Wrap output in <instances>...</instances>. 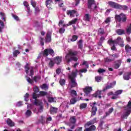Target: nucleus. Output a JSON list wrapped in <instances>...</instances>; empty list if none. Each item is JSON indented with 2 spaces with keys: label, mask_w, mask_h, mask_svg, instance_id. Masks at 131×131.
<instances>
[{
  "label": "nucleus",
  "mask_w": 131,
  "mask_h": 131,
  "mask_svg": "<svg viewBox=\"0 0 131 131\" xmlns=\"http://www.w3.org/2000/svg\"><path fill=\"white\" fill-rule=\"evenodd\" d=\"M76 55H77V51H73L72 50H70L69 53L66 55V62H67V63H70L72 60L76 62V61L78 60L77 57L74 56H76Z\"/></svg>",
  "instance_id": "1"
},
{
  "label": "nucleus",
  "mask_w": 131,
  "mask_h": 131,
  "mask_svg": "<svg viewBox=\"0 0 131 131\" xmlns=\"http://www.w3.org/2000/svg\"><path fill=\"white\" fill-rule=\"evenodd\" d=\"M77 70H76L75 71H73L71 75H69V77L71 79V88H75L77 85V83L75 81V77L77 75Z\"/></svg>",
  "instance_id": "2"
},
{
  "label": "nucleus",
  "mask_w": 131,
  "mask_h": 131,
  "mask_svg": "<svg viewBox=\"0 0 131 131\" xmlns=\"http://www.w3.org/2000/svg\"><path fill=\"white\" fill-rule=\"evenodd\" d=\"M108 43L109 45H119V46L122 48L124 47V44H123V39H122L120 37H118L117 39L115 40L112 39L108 40Z\"/></svg>",
  "instance_id": "3"
},
{
  "label": "nucleus",
  "mask_w": 131,
  "mask_h": 131,
  "mask_svg": "<svg viewBox=\"0 0 131 131\" xmlns=\"http://www.w3.org/2000/svg\"><path fill=\"white\" fill-rule=\"evenodd\" d=\"M131 112V101H129L126 110L123 112L122 115L121 116V118L123 119H126Z\"/></svg>",
  "instance_id": "4"
},
{
  "label": "nucleus",
  "mask_w": 131,
  "mask_h": 131,
  "mask_svg": "<svg viewBox=\"0 0 131 131\" xmlns=\"http://www.w3.org/2000/svg\"><path fill=\"white\" fill-rule=\"evenodd\" d=\"M32 104L38 107V112L41 113L43 111V104L42 103V101H39L37 99H35L34 101L32 102Z\"/></svg>",
  "instance_id": "5"
},
{
  "label": "nucleus",
  "mask_w": 131,
  "mask_h": 131,
  "mask_svg": "<svg viewBox=\"0 0 131 131\" xmlns=\"http://www.w3.org/2000/svg\"><path fill=\"white\" fill-rule=\"evenodd\" d=\"M115 18L118 22H125L126 21V16L123 13L120 14V15H116Z\"/></svg>",
  "instance_id": "6"
},
{
  "label": "nucleus",
  "mask_w": 131,
  "mask_h": 131,
  "mask_svg": "<svg viewBox=\"0 0 131 131\" xmlns=\"http://www.w3.org/2000/svg\"><path fill=\"white\" fill-rule=\"evenodd\" d=\"M25 72L26 74L29 73V71L30 70V76H32L33 74H34V71L33 70V68L32 67H30L28 68V63H27L25 67Z\"/></svg>",
  "instance_id": "7"
},
{
  "label": "nucleus",
  "mask_w": 131,
  "mask_h": 131,
  "mask_svg": "<svg viewBox=\"0 0 131 131\" xmlns=\"http://www.w3.org/2000/svg\"><path fill=\"white\" fill-rule=\"evenodd\" d=\"M88 8L91 10H96L97 5L96 2L94 0H88Z\"/></svg>",
  "instance_id": "8"
},
{
  "label": "nucleus",
  "mask_w": 131,
  "mask_h": 131,
  "mask_svg": "<svg viewBox=\"0 0 131 131\" xmlns=\"http://www.w3.org/2000/svg\"><path fill=\"white\" fill-rule=\"evenodd\" d=\"M82 65H85L86 68L80 70L79 71V73H86V72H88V69H89V64L88 63V61H83Z\"/></svg>",
  "instance_id": "9"
},
{
  "label": "nucleus",
  "mask_w": 131,
  "mask_h": 131,
  "mask_svg": "<svg viewBox=\"0 0 131 131\" xmlns=\"http://www.w3.org/2000/svg\"><path fill=\"white\" fill-rule=\"evenodd\" d=\"M49 54H50V55H51V56H54L55 55V52H54V50H53L52 49H45L43 53V56H49Z\"/></svg>",
  "instance_id": "10"
},
{
  "label": "nucleus",
  "mask_w": 131,
  "mask_h": 131,
  "mask_svg": "<svg viewBox=\"0 0 131 131\" xmlns=\"http://www.w3.org/2000/svg\"><path fill=\"white\" fill-rule=\"evenodd\" d=\"M69 102L66 101L62 103L60 106V109H62L63 111H65L66 109L69 108Z\"/></svg>",
  "instance_id": "11"
},
{
  "label": "nucleus",
  "mask_w": 131,
  "mask_h": 131,
  "mask_svg": "<svg viewBox=\"0 0 131 131\" xmlns=\"http://www.w3.org/2000/svg\"><path fill=\"white\" fill-rule=\"evenodd\" d=\"M97 104V102H94L90 104L91 106L92 107V115L95 116L96 115V113H97V111H98V108L95 106V105Z\"/></svg>",
  "instance_id": "12"
},
{
  "label": "nucleus",
  "mask_w": 131,
  "mask_h": 131,
  "mask_svg": "<svg viewBox=\"0 0 131 131\" xmlns=\"http://www.w3.org/2000/svg\"><path fill=\"white\" fill-rule=\"evenodd\" d=\"M33 90L34 91V93H33L32 97L33 99H37L38 97V95L37 94V93L39 92V90L38 89V88L37 86H35L33 88Z\"/></svg>",
  "instance_id": "13"
},
{
  "label": "nucleus",
  "mask_w": 131,
  "mask_h": 131,
  "mask_svg": "<svg viewBox=\"0 0 131 131\" xmlns=\"http://www.w3.org/2000/svg\"><path fill=\"white\" fill-rule=\"evenodd\" d=\"M83 92L85 93L86 96H89L92 92H93V87L92 86H86L83 89Z\"/></svg>",
  "instance_id": "14"
},
{
  "label": "nucleus",
  "mask_w": 131,
  "mask_h": 131,
  "mask_svg": "<svg viewBox=\"0 0 131 131\" xmlns=\"http://www.w3.org/2000/svg\"><path fill=\"white\" fill-rule=\"evenodd\" d=\"M67 15H69L70 16L71 18H72L74 17L75 15H76V11H75V10H67Z\"/></svg>",
  "instance_id": "15"
},
{
  "label": "nucleus",
  "mask_w": 131,
  "mask_h": 131,
  "mask_svg": "<svg viewBox=\"0 0 131 131\" xmlns=\"http://www.w3.org/2000/svg\"><path fill=\"white\" fill-rule=\"evenodd\" d=\"M101 94H102V91L98 90L92 96L93 98H98V97L99 99H101V98H102Z\"/></svg>",
  "instance_id": "16"
},
{
  "label": "nucleus",
  "mask_w": 131,
  "mask_h": 131,
  "mask_svg": "<svg viewBox=\"0 0 131 131\" xmlns=\"http://www.w3.org/2000/svg\"><path fill=\"white\" fill-rule=\"evenodd\" d=\"M108 5L111 7V8H113L114 9H118V7L119 4L116 3L115 2H109Z\"/></svg>",
  "instance_id": "17"
},
{
  "label": "nucleus",
  "mask_w": 131,
  "mask_h": 131,
  "mask_svg": "<svg viewBox=\"0 0 131 131\" xmlns=\"http://www.w3.org/2000/svg\"><path fill=\"white\" fill-rule=\"evenodd\" d=\"M46 42H51L52 41V35L51 33L48 32L47 34V36L45 40Z\"/></svg>",
  "instance_id": "18"
},
{
  "label": "nucleus",
  "mask_w": 131,
  "mask_h": 131,
  "mask_svg": "<svg viewBox=\"0 0 131 131\" xmlns=\"http://www.w3.org/2000/svg\"><path fill=\"white\" fill-rule=\"evenodd\" d=\"M96 122H97V118H95L93 120L87 122V123L85 124L84 127L85 128L88 127V126L92 125V124H94V123H96Z\"/></svg>",
  "instance_id": "19"
},
{
  "label": "nucleus",
  "mask_w": 131,
  "mask_h": 131,
  "mask_svg": "<svg viewBox=\"0 0 131 131\" xmlns=\"http://www.w3.org/2000/svg\"><path fill=\"white\" fill-rule=\"evenodd\" d=\"M116 84V81H114L112 83H111L110 85H107L105 89H103V92H105L106 90H109V89H112L114 85Z\"/></svg>",
  "instance_id": "20"
},
{
  "label": "nucleus",
  "mask_w": 131,
  "mask_h": 131,
  "mask_svg": "<svg viewBox=\"0 0 131 131\" xmlns=\"http://www.w3.org/2000/svg\"><path fill=\"white\" fill-rule=\"evenodd\" d=\"M131 76V72L126 73L123 75V78L124 80H129Z\"/></svg>",
  "instance_id": "21"
},
{
  "label": "nucleus",
  "mask_w": 131,
  "mask_h": 131,
  "mask_svg": "<svg viewBox=\"0 0 131 131\" xmlns=\"http://www.w3.org/2000/svg\"><path fill=\"white\" fill-rule=\"evenodd\" d=\"M54 62L56 63V64L59 65V64L62 62V57L59 56L55 57Z\"/></svg>",
  "instance_id": "22"
},
{
  "label": "nucleus",
  "mask_w": 131,
  "mask_h": 131,
  "mask_svg": "<svg viewBox=\"0 0 131 131\" xmlns=\"http://www.w3.org/2000/svg\"><path fill=\"white\" fill-rule=\"evenodd\" d=\"M116 32L118 35H122L125 33V31L123 29H119L116 30Z\"/></svg>",
  "instance_id": "23"
},
{
  "label": "nucleus",
  "mask_w": 131,
  "mask_h": 131,
  "mask_svg": "<svg viewBox=\"0 0 131 131\" xmlns=\"http://www.w3.org/2000/svg\"><path fill=\"white\" fill-rule=\"evenodd\" d=\"M120 65H121V60H119L116 62V63L114 64V67L115 69H118L119 67H120Z\"/></svg>",
  "instance_id": "24"
},
{
  "label": "nucleus",
  "mask_w": 131,
  "mask_h": 131,
  "mask_svg": "<svg viewBox=\"0 0 131 131\" xmlns=\"http://www.w3.org/2000/svg\"><path fill=\"white\" fill-rule=\"evenodd\" d=\"M59 27H67L68 26H69V25L68 24H64V21L63 20H60L59 22Z\"/></svg>",
  "instance_id": "25"
},
{
  "label": "nucleus",
  "mask_w": 131,
  "mask_h": 131,
  "mask_svg": "<svg viewBox=\"0 0 131 131\" xmlns=\"http://www.w3.org/2000/svg\"><path fill=\"white\" fill-rule=\"evenodd\" d=\"M6 122L9 126H14L15 125V123H14V122H13L10 119H8L6 120Z\"/></svg>",
  "instance_id": "26"
},
{
  "label": "nucleus",
  "mask_w": 131,
  "mask_h": 131,
  "mask_svg": "<svg viewBox=\"0 0 131 131\" xmlns=\"http://www.w3.org/2000/svg\"><path fill=\"white\" fill-rule=\"evenodd\" d=\"M50 111L51 114H54V113H57V112L58 111V108L54 107H51L50 108Z\"/></svg>",
  "instance_id": "27"
},
{
  "label": "nucleus",
  "mask_w": 131,
  "mask_h": 131,
  "mask_svg": "<svg viewBox=\"0 0 131 131\" xmlns=\"http://www.w3.org/2000/svg\"><path fill=\"white\" fill-rule=\"evenodd\" d=\"M96 130V126L95 125H92L89 128H86L84 131H92Z\"/></svg>",
  "instance_id": "28"
},
{
  "label": "nucleus",
  "mask_w": 131,
  "mask_h": 131,
  "mask_svg": "<svg viewBox=\"0 0 131 131\" xmlns=\"http://www.w3.org/2000/svg\"><path fill=\"white\" fill-rule=\"evenodd\" d=\"M84 20L85 21H88V22L90 21L91 20V15L89 14H85Z\"/></svg>",
  "instance_id": "29"
},
{
  "label": "nucleus",
  "mask_w": 131,
  "mask_h": 131,
  "mask_svg": "<svg viewBox=\"0 0 131 131\" xmlns=\"http://www.w3.org/2000/svg\"><path fill=\"white\" fill-rule=\"evenodd\" d=\"M0 17L2 19H3L4 22H6V14L4 12H0Z\"/></svg>",
  "instance_id": "30"
},
{
  "label": "nucleus",
  "mask_w": 131,
  "mask_h": 131,
  "mask_svg": "<svg viewBox=\"0 0 131 131\" xmlns=\"http://www.w3.org/2000/svg\"><path fill=\"white\" fill-rule=\"evenodd\" d=\"M4 27H5V24L2 20L0 19V32H3V29H4Z\"/></svg>",
  "instance_id": "31"
},
{
  "label": "nucleus",
  "mask_w": 131,
  "mask_h": 131,
  "mask_svg": "<svg viewBox=\"0 0 131 131\" xmlns=\"http://www.w3.org/2000/svg\"><path fill=\"white\" fill-rule=\"evenodd\" d=\"M118 9H120V10H127V6L125 5L122 6V5H119Z\"/></svg>",
  "instance_id": "32"
},
{
  "label": "nucleus",
  "mask_w": 131,
  "mask_h": 131,
  "mask_svg": "<svg viewBox=\"0 0 131 131\" xmlns=\"http://www.w3.org/2000/svg\"><path fill=\"white\" fill-rule=\"evenodd\" d=\"M41 88L42 90H45V91H47V90H48L49 89V85L47 84H43L41 86Z\"/></svg>",
  "instance_id": "33"
},
{
  "label": "nucleus",
  "mask_w": 131,
  "mask_h": 131,
  "mask_svg": "<svg viewBox=\"0 0 131 131\" xmlns=\"http://www.w3.org/2000/svg\"><path fill=\"white\" fill-rule=\"evenodd\" d=\"M114 111V109L113 108V107L110 108L109 111L105 113L106 116H108V115H110V114H111V113H112V112H113Z\"/></svg>",
  "instance_id": "34"
},
{
  "label": "nucleus",
  "mask_w": 131,
  "mask_h": 131,
  "mask_svg": "<svg viewBox=\"0 0 131 131\" xmlns=\"http://www.w3.org/2000/svg\"><path fill=\"white\" fill-rule=\"evenodd\" d=\"M71 95L73 97H76V96H77V93L75 90H72L71 91Z\"/></svg>",
  "instance_id": "35"
},
{
  "label": "nucleus",
  "mask_w": 131,
  "mask_h": 131,
  "mask_svg": "<svg viewBox=\"0 0 131 131\" xmlns=\"http://www.w3.org/2000/svg\"><path fill=\"white\" fill-rule=\"evenodd\" d=\"M77 101H78V100L76 99H71L70 101V104H71V105H73L75 104V103H76Z\"/></svg>",
  "instance_id": "36"
},
{
  "label": "nucleus",
  "mask_w": 131,
  "mask_h": 131,
  "mask_svg": "<svg viewBox=\"0 0 131 131\" xmlns=\"http://www.w3.org/2000/svg\"><path fill=\"white\" fill-rule=\"evenodd\" d=\"M20 54V51L18 50H15L13 52V57H17Z\"/></svg>",
  "instance_id": "37"
},
{
  "label": "nucleus",
  "mask_w": 131,
  "mask_h": 131,
  "mask_svg": "<svg viewBox=\"0 0 131 131\" xmlns=\"http://www.w3.org/2000/svg\"><path fill=\"white\" fill-rule=\"evenodd\" d=\"M76 21H77V18H75L74 20H72L71 21H69V24H68L69 26L72 25V24H75L76 23Z\"/></svg>",
  "instance_id": "38"
},
{
  "label": "nucleus",
  "mask_w": 131,
  "mask_h": 131,
  "mask_svg": "<svg viewBox=\"0 0 131 131\" xmlns=\"http://www.w3.org/2000/svg\"><path fill=\"white\" fill-rule=\"evenodd\" d=\"M95 80L97 82H100V81H101L102 80V77L99 76H96L95 77Z\"/></svg>",
  "instance_id": "39"
},
{
  "label": "nucleus",
  "mask_w": 131,
  "mask_h": 131,
  "mask_svg": "<svg viewBox=\"0 0 131 131\" xmlns=\"http://www.w3.org/2000/svg\"><path fill=\"white\" fill-rule=\"evenodd\" d=\"M78 38V37L76 35H73L72 37V38L71 39V41H76L77 39Z\"/></svg>",
  "instance_id": "40"
},
{
  "label": "nucleus",
  "mask_w": 131,
  "mask_h": 131,
  "mask_svg": "<svg viewBox=\"0 0 131 131\" xmlns=\"http://www.w3.org/2000/svg\"><path fill=\"white\" fill-rule=\"evenodd\" d=\"M86 106H88L86 103H82L80 105V109H84V108H86Z\"/></svg>",
  "instance_id": "41"
},
{
  "label": "nucleus",
  "mask_w": 131,
  "mask_h": 131,
  "mask_svg": "<svg viewBox=\"0 0 131 131\" xmlns=\"http://www.w3.org/2000/svg\"><path fill=\"white\" fill-rule=\"evenodd\" d=\"M12 16L14 19V20H15V21H20V19H19V17H18V16L14 14H12Z\"/></svg>",
  "instance_id": "42"
},
{
  "label": "nucleus",
  "mask_w": 131,
  "mask_h": 131,
  "mask_svg": "<svg viewBox=\"0 0 131 131\" xmlns=\"http://www.w3.org/2000/svg\"><path fill=\"white\" fill-rule=\"evenodd\" d=\"M39 121L42 123H44V122H46V118L43 116H41L39 118Z\"/></svg>",
  "instance_id": "43"
},
{
  "label": "nucleus",
  "mask_w": 131,
  "mask_h": 131,
  "mask_svg": "<svg viewBox=\"0 0 131 131\" xmlns=\"http://www.w3.org/2000/svg\"><path fill=\"white\" fill-rule=\"evenodd\" d=\"M78 48L79 49H82V40H79L78 41Z\"/></svg>",
  "instance_id": "44"
},
{
  "label": "nucleus",
  "mask_w": 131,
  "mask_h": 131,
  "mask_svg": "<svg viewBox=\"0 0 131 131\" xmlns=\"http://www.w3.org/2000/svg\"><path fill=\"white\" fill-rule=\"evenodd\" d=\"M65 79H60L59 80V83L61 85H65Z\"/></svg>",
  "instance_id": "45"
},
{
  "label": "nucleus",
  "mask_w": 131,
  "mask_h": 131,
  "mask_svg": "<svg viewBox=\"0 0 131 131\" xmlns=\"http://www.w3.org/2000/svg\"><path fill=\"white\" fill-rule=\"evenodd\" d=\"M32 113L31 112V111H30V110H28L27 111V112H26L25 114H26V116H27V117H29V116H30V115H31Z\"/></svg>",
  "instance_id": "46"
},
{
  "label": "nucleus",
  "mask_w": 131,
  "mask_h": 131,
  "mask_svg": "<svg viewBox=\"0 0 131 131\" xmlns=\"http://www.w3.org/2000/svg\"><path fill=\"white\" fill-rule=\"evenodd\" d=\"M31 5L33 8H35L36 7V2L34 0H31Z\"/></svg>",
  "instance_id": "47"
},
{
  "label": "nucleus",
  "mask_w": 131,
  "mask_h": 131,
  "mask_svg": "<svg viewBox=\"0 0 131 131\" xmlns=\"http://www.w3.org/2000/svg\"><path fill=\"white\" fill-rule=\"evenodd\" d=\"M70 120H71V122L72 123L74 124L76 122V119H75V117H71Z\"/></svg>",
  "instance_id": "48"
},
{
  "label": "nucleus",
  "mask_w": 131,
  "mask_h": 131,
  "mask_svg": "<svg viewBox=\"0 0 131 131\" xmlns=\"http://www.w3.org/2000/svg\"><path fill=\"white\" fill-rule=\"evenodd\" d=\"M54 61L53 60H50V61L49 63V67H50V68H52L54 67Z\"/></svg>",
  "instance_id": "49"
},
{
  "label": "nucleus",
  "mask_w": 131,
  "mask_h": 131,
  "mask_svg": "<svg viewBox=\"0 0 131 131\" xmlns=\"http://www.w3.org/2000/svg\"><path fill=\"white\" fill-rule=\"evenodd\" d=\"M32 25L33 27H36V26H38V21H37V20H34L32 23Z\"/></svg>",
  "instance_id": "50"
},
{
  "label": "nucleus",
  "mask_w": 131,
  "mask_h": 131,
  "mask_svg": "<svg viewBox=\"0 0 131 131\" xmlns=\"http://www.w3.org/2000/svg\"><path fill=\"white\" fill-rule=\"evenodd\" d=\"M59 33H60V34H63V33H64L65 32V28H60L59 29Z\"/></svg>",
  "instance_id": "51"
},
{
  "label": "nucleus",
  "mask_w": 131,
  "mask_h": 131,
  "mask_svg": "<svg viewBox=\"0 0 131 131\" xmlns=\"http://www.w3.org/2000/svg\"><path fill=\"white\" fill-rule=\"evenodd\" d=\"M53 3V0H47L46 2V6L48 7L49 5H51Z\"/></svg>",
  "instance_id": "52"
},
{
  "label": "nucleus",
  "mask_w": 131,
  "mask_h": 131,
  "mask_svg": "<svg viewBox=\"0 0 131 131\" xmlns=\"http://www.w3.org/2000/svg\"><path fill=\"white\" fill-rule=\"evenodd\" d=\"M126 32H127V33L130 34V33H131V25H130V26L127 28Z\"/></svg>",
  "instance_id": "53"
},
{
  "label": "nucleus",
  "mask_w": 131,
  "mask_h": 131,
  "mask_svg": "<svg viewBox=\"0 0 131 131\" xmlns=\"http://www.w3.org/2000/svg\"><path fill=\"white\" fill-rule=\"evenodd\" d=\"M39 40L41 46H43L45 45V42H43V38L40 37Z\"/></svg>",
  "instance_id": "54"
},
{
  "label": "nucleus",
  "mask_w": 131,
  "mask_h": 131,
  "mask_svg": "<svg viewBox=\"0 0 131 131\" xmlns=\"http://www.w3.org/2000/svg\"><path fill=\"white\" fill-rule=\"evenodd\" d=\"M129 50H131V47H129L128 45H126L125 46V51L126 52H128Z\"/></svg>",
  "instance_id": "55"
},
{
  "label": "nucleus",
  "mask_w": 131,
  "mask_h": 131,
  "mask_svg": "<svg viewBox=\"0 0 131 131\" xmlns=\"http://www.w3.org/2000/svg\"><path fill=\"white\" fill-rule=\"evenodd\" d=\"M48 101L49 103H56V100L55 99H48Z\"/></svg>",
  "instance_id": "56"
},
{
  "label": "nucleus",
  "mask_w": 131,
  "mask_h": 131,
  "mask_svg": "<svg viewBox=\"0 0 131 131\" xmlns=\"http://www.w3.org/2000/svg\"><path fill=\"white\" fill-rule=\"evenodd\" d=\"M23 103L22 101H19L16 104V107H21V106H23Z\"/></svg>",
  "instance_id": "57"
},
{
  "label": "nucleus",
  "mask_w": 131,
  "mask_h": 131,
  "mask_svg": "<svg viewBox=\"0 0 131 131\" xmlns=\"http://www.w3.org/2000/svg\"><path fill=\"white\" fill-rule=\"evenodd\" d=\"M33 80L35 82H37V81H38V80H39V79H40V77H34L33 78Z\"/></svg>",
  "instance_id": "58"
},
{
  "label": "nucleus",
  "mask_w": 131,
  "mask_h": 131,
  "mask_svg": "<svg viewBox=\"0 0 131 131\" xmlns=\"http://www.w3.org/2000/svg\"><path fill=\"white\" fill-rule=\"evenodd\" d=\"M122 93V90H118L115 92V96H118V95H120Z\"/></svg>",
  "instance_id": "59"
},
{
  "label": "nucleus",
  "mask_w": 131,
  "mask_h": 131,
  "mask_svg": "<svg viewBox=\"0 0 131 131\" xmlns=\"http://www.w3.org/2000/svg\"><path fill=\"white\" fill-rule=\"evenodd\" d=\"M24 4V6L26 7V8H29V5L28 4V3L26 1H24L23 2Z\"/></svg>",
  "instance_id": "60"
},
{
  "label": "nucleus",
  "mask_w": 131,
  "mask_h": 131,
  "mask_svg": "<svg viewBox=\"0 0 131 131\" xmlns=\"http://www.w3.org/2000/svg\"><path fill=\"white\" fill-rule=\"evenodd\" d=\"M119 55L118 54H115L113 55H112V60H113V59H115V58H118Z\"/></svg>",
  "instance_id": "61"
},
{
  "label": "nucleus",
  "mask_w": 131,
  "mask_h": 131,
  "mask_svg": "<svg viewBox=\"0 0 131 131\" xmlns=\"http://www.w3.org/2000/svg\"><path fill=\"white\" fill-rule=\"evenodd\" d=\"M105 70L103 69H98V72L99 73H104V72H105Z\"/></svg>",
  "instance_id": "62"
},
{
  "label": "nucleus",
  "mask_w": 131,
  "mask_h": 131,
  "mask_svg": "<svg viewBox=\"0 0 131 131\" xmlns=\"http://www.w3.org/2000/svg\"><path fill=\"white\" fill-rule=\"evenodd\" d=\"M40 96H46L48 94L46 92L41 91L39 92Z\"/></svg>",
  "instance_id": "63"
},
{
  "label": "nucleus",
  "mask_w": 131,
  "mask_h": 131,
  "mask_svg": "<svg viewBox=\"0 0 131 131\" xmlns=\"http://www.w3.org/2000/svg\"><path fill=\"white\" fill-rule=\"evenodd\" d=\"M27 108L29 110H30V109H32V108H33V105L29 104L27 105Z\"/></svg>",
  "instance_id": "64"
}]
</instances>
